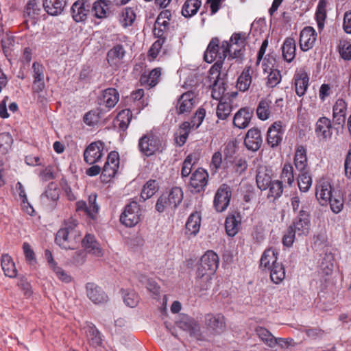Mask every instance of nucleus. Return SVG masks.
<instances>
[{
	"label": "nucleus",
	"mask_w": 351,
	"mask_h": 351,
	"mask_svg": "<svg viewBox=\"0 0 351 351\" xmlns=\"http://www.w3.org/2000/svg\"><path fill=\"white\" fill-rule=\"evenodd\" d=\"M87 297L95 304H103L108 301V295L104 290L94 282L86 285Z\"/></svg>",
	"instance_id": "obj_21"
},
{
	"label": "nucleus",
	"mask_w": 351,
	"mask_h": 351,
	"mask_svg": "<svg viewBox=\"0 0 351 351\" xmlns=\"http://www.w3.org/2000/svg\"><path fill=\"white\" fill-rule=\"evenodd\" d=\"M294 165L298 171L308 169L306 150L302 145H299L295 149Z\"/></svg>",
	"instance_id": "obj_38"
},
{
	"label": "nucleus",
	"mask_w": 351,
	"mask_h": 351,
	"mask_svg": "<svg viewBox=\"0 0 351 351\" xmlns=\"http://www.w3.org/2000/svg\"><path fill=\"white\" fill-rule=\"evenodd\" d=\"M298 171L300 172L298 178V187L302 192H306L312 185V178L309 171L306 169Z\"/></svg>",
	"instance_id": "obj_48"
},
{
	"label": "nucleus",
	"mask_w": 351,
	"mask_h": 351,
	"mask_svg": "<svg viewBox=\"0 0 351 351\" xmlns=\"http://www.w3.org/2000/svg\"><path fill=\"white\" fill-rule=\"evenodd\" d=\"M141 210L140 205L135 201L127 204L121 213L119 221L125 227L132 228L141 221Z\"/></svg>",
	"instance_id": "obj_5"
},
{
	"label": "nucleus",
	"mask_w": 351,
	"mask_h": 351,
	"mask_svg": "<svg viewBox=\"0 0 351 351\" xmlns=\"http://www.w3.org/2000/svg\"><path fill=\"white\" fill-rule=\"evenodd\" d=\"M13 143L12 135L8 132L0 134V154H6Z\"/></svg>",
	"instance_id": "obj_52"
},
{
	"label": "nucleus",
	"mask_w": 351,
	"mask_h": 351,
	"mask_svg": "<svg viewBox=\"0 0 351 351\" xmlns=\"http://www.w3.org/2000/svg\"><path fill=\"white\" fill-rule=\"evenodd\" d=\"M219 40L215 37L210 41L204 53V59L208 63L214 62L217 58H219Z\"/></svg>",
	"instance_id": "obj_33"
},
{
	"label": "nucleus",
	"mask_w": 351,
	"mask_h": 351,
	"mask_svg": "<svg viewBox=\"0 0 351 351\" xmlns=\"http://www.w3.org/2000/svg\"><path fill=\"white\" fill-rule=\"evenodd\" d=\"M269 189L267 197L270 201L274 202L281 197L283 193V184L280 180H274L267 188Z\"/></svg>",
	"instance_id": "obj_47"
},
{
	"label": "nucleus",
	"mask_w": 351,
	"mask_h": 351,
	"mask_svg": "<svg viewBox=\"0 0 351 351\" xmlns=\"http://www.w3.org/2000/svg\"><path fill=\"white\" fill-rule=\"evenodd\" d=\"M254 111H237L233 119V124L240 129L248 126Z\"/></svg>",
	"instance_id": "obj_44"
},
{
	"label": "nucleus",
	"mask_w": 351,
	"mask_h": 351,
	"mask_svg": "<svg viewBox=\"0 0 351 351\" xmlns=\"http://www.w3.org/2000/svg\"><path fill=\"white\" fill-rule=\"evenodd\" d=\"M285 131L282 122L280 121H275L269 127L267 132L266 141L267 145L272 149L280 146L283 140Z\"/></svg>",
	"instance_id": "obj_11"
},
{
	"label": "nucleus",
	"mask_w": 351,
	"mask_h": 351,
	"mask_svg": "<svg viewBox=\"0 0 351 351\" xmlns=\"http://www.w3.org/2000/svg\"><path fill=\"white\" fill-rule=\"evenodd\" d=\"M208 171L202 167L193 171L189 182L191 191L195 193L204 192L208 182Z\"/></svg>",
	"instance_id": "obj_10"
},
{
	"label": "nucleus",
	"mask_w": 351,
	"mask_h": 351,
	"mask_svg": "<svg viewBox=\"0 0 351 351\" xmlns=\"http://www.w3.org/2000/svg\"><path fill=\"white\" fill-rule=\"evenodd\" d=\"M77 220L75 218L71 217L69 219L64 220V226L61 228V229H65L66 230H68V232L75 234V237H76L75 228L77 227Z\"/></svg>",
	"instance_id": "obj_64"
},
{
	"label": "nucleus",
	"mask_w": 351,
	"mask_h": 351,
	"mask_svg": "<svg viewBox=\"0 0 351 351\" xmlns=\"http://www.w3.org/2000/svg\"><path fill=\"white\" fill-rule=\"evenodd\" d=\"M125 54L124 46L122 44H116L107 52V62L112 68L118 69L122 64Z\"/></svg>",
	"instance_id": "obj_15"
},
{
	"label": "nucleus",
	"mask_w": 351,
	"mask_h": 351,
	"mask_svg": "<svg viewBox=\"0 0 351 351\" xmlns=\"http://www.w3.org/2000/svg\"><path fill=\"white\" fill-rule=\"evenodd\" d=\"M240 216L238 215L237 217L234 214L228 215L225 221V229L226 234L231 237H234L239 232L241 220Z\"/></svg>",
	"instance_id": "obj_40"
},
{
	"label": "nucleus",
	"mask_w": 351,
	"mask_h": 351,
	"mask_svg": "<svg viewBox=\"0 0 351 351\" xmlns=\"http://www.w3.org/2000/svg\"><path fill=\"white\" fill-rule=\"evenodd\" d=\"M310 75L305 68L297 69L293 74L291 88L294 89L298 97H302L306 93L309 86Z\"/></svg>",
	"instance_id": "obj_9"
},
{
	"label": "nucleus",
	"mask_w": 351,
	"mask_h": 351,
	"mask_svg": "<svg viewBox=\"0 0 351 351\" xmlns=\"http://www.w3.org/2000/svg\"><path fill=\"white\" fill-rule=\"evenodd\" d=\"M255 332L261 340L269 348L276 347V337L267 328L262 326H257Z\"/></svg>",
	"instance_id": "obj_46"
},
{
	"label": "nucleus",
	"mask_w": 351,
	"mask_h": 351,
	"mask_svg": "<svg viewBox=\"0 0 351 351\" xmlns=\"http://www.w3.org/2000/svg\"><path fill=\"white\" fill-rule=\"evenodd\" d=\"M192 155H189L184 160L181 169V176L182 178L188 177L191 173L192 168L194 165Z\"/></svg>",
	"instance_id": "obj_60"
},
{
	"label": "nucleus",
	"mask_w": 351,
	"mask_h": 351,
	"mask_svg": "<svg viewBox=\"0 0 351 351\" xmlns=\"http://www.w3.org/2000/svg\"><path fill=\"white\" fill-rule=\"evenodd\" d=\"M139 152L146 157H150L162 151V141L153 131L143 134L138 140Z\"/></svg>",
	"instance_id": "obj_4"
},
{
	"label": "nucleus",
	"mask_w": 351,
	"mask_h": 351,
	"mask_svg": "<svg viewBox=\"0 0 351 351\" xmlns=\"http://www.w3.org/2000/svg\"><path fill=\"white\" fill-rule=\"evenodd\" d=\"M278 252L274 249L269 248L265 250L260 260V267L269 269L271 266L278 263Z\"/></svg>",
	"instance_id": "obj_34"
},
{
	"label": "nucleus",
	"mask_w": 351,
	"mask_h": 351,
	"mask_svg": "<svg viewBox=\"0 0 351 351\" xmlns=\"http://www.w3.org/2000/svg\"><path fill=\"white\" fill-rule=\"evenodd\" d=\"M90 11V3L88 0H77L71 9L72 17L77 23L86 21Z\"/></svg>",
	"instance_id": "obj_16"
},
{
	"label": "nucleus",
	"mask_w": 351,
	"mask_h": 351,
	"mask_svg": "<svg viewBox=\"0 0 351 351\" xmlns=\"http://www.w3.org/2000/svg\"><path fill=\"white\" fill-rule=\"evenodd\" d=\"M219 263L218 255L213 250H208L201 257L197 265L196 275L202 290H207Z\"/></svg>",
	"instance_id": "obj_1"
},
{
	"label": "nucleus",
	"mask_w": 351,
	"mask_h": 351,
	"mask_svg": "<svg viewBox=\"0 0 351 351\" xmlns=\"http://www.w3.org/2000/svg\"><path fill=\"white\" fill-rule=\"evenodd\" d=\"M317 32L315 29L306 26L302 29L300 34V47L303 51H307L312 49L317 40Z\"/></svg>",
	"instance_id": "obj_17"
},
{
	"label": "nucleus",
	"mask_w": 351,
	"mask_h": 351,
	"mask_svg": "<svg viewBox=\"0 0 351 351\" xmlns=\"http://www.w3.org/2000/svg\"><path fill=\"white\" fill-rule=\"evenodd\" d=\"M101 118L100 111H88L84 114L83 121L88 126H95L99 123Z\"/></svg>",
	"instance_id": "obj_54"
},
{
	"label": "nucleus",
	"mask_w": 351,
	"mask_h": 351,
	"mask_svg": "<svg viewBox=\"0 0 351 351\" xmlns=\"http://www.w3.org/2000/svg\"><path fill=\"white\" fill-rule=\"evenodd\" d=\"M158 190V184L154 180H149L144 185L141 197L144 199H147L152 197Z\"/></svg>",
	"instance_id": "obj_51"
},
{
	"label": "nucleus",
	"mask_w": 351,
	"mask_h": 351,
	"mask_svg": "<svg viewBox=\"0 0 351 351\" xmlns=\"http://www.w3.org/2000/svg\"><path fill=\"white\" fill-rule=\"evenodd\" d=\"M315 196L321 205H326L332 196L330 184L328 182L319 183L316 187Z\"/></svg>",
	"instance_id": "obj_25"
},
{
	"label": "nucleus",
	"mask_w": 351,
	"mask_h": 351,
	"mask_svg": "<svg viewBox=\"0 0 351 351\" xmlns=\"http://www.w3.org/2000/svg\"><path fill=\"white\" fill-rule=\"evenodd\" d=\"M268 270L271 280L276 285L282 282L285 278V269L282 263H276Z\"/></svg>",
	"instance_id": "obj_45"
},
{
	"label": "nucleus",
	"mask_w": 351,
	"mask_h": 351,
	"mask_svg": "<svg viewBox=\"0 0 351 351\" xmlns=\"http://www.w3.org/2000/svg\"><path fill=\"white\" fill-rule=\"evenodd\" d=\"M310 230L309 215L301 209L300 215L296 217L293 224L291 225L286 234L283 236L282 243L285 246L292 245L296 236H306Z\"/></svg>",
	"instance_id": "obj_2"
},
{
	"label": "nucleus",
	"mask_w": 351,
	"mask_h": 351,
	"mask_svg": "<svg viewBox=\"0 0 351 351\" xmlns=\"http://www.w3.org/2000/svg\"><path fill=\"white\" fill-rule=\"evenodd\" d=\"M81 330L90 346L96 348L101 345V334L94 324L86 322L81 327Z\"/></svg>",
	"instance_id": "obj_18"
},
{
	"label": "nucleus",
	"mask_w": 351,
	"mask_h": 351,
	"mask_svg": "<svg viewBox=\"0 0 351 351\" xmlns=\"http://www.w3.org/2000/svg\"><path fill=\"white\" fill-rule=\"evenodd\" d=\"M232 197V190L227 184H222L217 189L214 199L213 207L218 213L225 211L230 205Z\"/></svg>",
	"instance_id": "obj_8"
},
{
	"label": "nucleus",
	"mask_w": 351,
	"mask_h": 351,
	"mask_svg": "<svg viewBox=\"0 0 351 351\" xmlns=\"http://www.w3.org/2000/svg\"><path fill=\"white\" fill-rule=\"evenodd\" d=\"M123 301L128 306L134 308L138 304L139 297L136 292L130 291L125 294Z\"/></svg>",
	"instance_id": "obj_61"
},
{
	"label": "nucleus",
	"mask_w": 351,
	"mask_h": 351,
	"mask_svg": "<svg viewBox=\"0 0 351 351\" xmlns=\"http://www.w3.org/2000/svg\"><path fill=\"white\" fill-rule=\"evenodd\" d=\"M201 215L199 212L192 213L186 223V234L189 237H195L199 231L201 225Z\"/></svg>",
	"instance_id": "obj_24"
},
{
	"label": "nucleus",
	"mask_w": 351,
	"mask_h": 351,
	"mask_svg": "<svg viewBox=\"0 0 351 351\" xmlns=\"http://www.w3.org/2000/svg\"><path fill=\"white\" fill-rule=\"evenodd\" d=\"M262 143L263 138L260 130L256 128L250 129L244 139V144L246 148L255 152L260 149Z\"/></svg>",
	"instance_id": "obj_20"
},
{
	"label": "nucleus",
	"mask_w": 351,
	"mask_h": 351,
	"mask_svg": "<svg viewBox=\"0 0 351 351\" xmlns=\"http://www.w3.org/2000/svg\"><path fill=\"white\" fill-rule=\"evenodd\" d=\"M82 244L88 253L97 257H101L103 256L102 249L99 247L94 235L90 234H86L85 237L82 241Z\"/></svg>",
	"instance_id": "obj_27"
},
{
	"label": "nucleus",
	"mask_w": 351,
	"mask_h": 351,
	"mask_svg": "<svg viewBox=\"0 0 351 351\" xmlns=\"http://www.w3.org/2000/svg\"><path fill=\"white\" fill-rule=\"evenodd\" d=\"M283 59L290 63L295 57L296 44L293 38L287 37L281 47Z\"/></svg>",
	"instance_id": "obj_30"
},
{
	"label": "nucleus",
	"mask_w": 351,
	"mask_h": 351,
	"mask_svg": "<svg viewBox=\"0 0 351 351\" xmlns=\"http://www.w3.org/2000/svg\"><path fill=\"white\" fill-rule=\"evenodd\" d=\"M202 4V0H186L182 7V15L186 19L195 16L201 8Z\"/></svg>",
	"instance_id": "obj_37"
},
{
	"label": "nucleus",
	"mask_w": 351,
	"mask_h": 351,
	"mask_svg": "<svg viewBox=\"0 0 351 351\" xmlns=\"http://www.w3.org/2000/svg\"><path fill=\"white\" fill-rule=\"evenodd\" d=\"M191 128V123L189 122H184L175 134V139L178 145L182 146L186 141L189 131Z\"/></svg>",
	"instance_id": "obj_49"
},
{
	"label": "nucleus",
	"mask_w": 351,
	"mask_h": 351,
	"mask_svg": "<svg viewBox=\"0 0 351 351\" xmlns=\"http://www.w3.org/2000/svg\"><path fill=\"white\" fill-rule=\"evenodd\" d=\"M256 182L258 188L261 191L267 189L272 182L271 171L268 170L265 167H259L257 170Z\"/></svg>",
	"instance_id": "obj_31"
},
{
	"label": "nucleus",
	"mask_w": 351,
	"mask_h": 351,
	"mask_svg": "<svg viewBox=\"0 0 351 351\" xmlns=\"http://www.w3.org/2000/svg\"><path fill=\"white\" fill-rule=\"evenodd\" d=\"M160 75L161 69L155 68L147 74L145 73L142 74L140 77V83L146 88H153L158 83Z\"/></svg>",
	"instance_id": "obj_28"
},
{
	"label": "nucleus",
	"mask_w": 351,
	"mask_h": 351,
	"mask_svg": "<svg viewBox=\"0 0 351 351\" xmlns=\"http://www.w3.org/2000/svg\"><path fill=\"white\" fill-rule=\"evenodd\" d=\"M104 143L101 141L91 143L84 152V161L89 165L99 162L104 156Z\"/></svg>",
	"instance_id": "obj_14"
},
{
	"label": "nucleus",
	"mask_w": 351,
	"mask_h": 351,
	"mask_svg": "<svg viewBox=\"0 0 351 351\" xmlns=\"http://www.w3.org/2000/svg\"><path fill=\"white\" fill-rule=\"evenodd\" d=\"M180 328L190 333L191 336H197L200 332L199 323L191 317H184L179 323Z\"/></svg>",
	"instance_id": "obj_43"
},
{
	"label": "nucleus",
	"mask_w": 351,
	"mask_h": 351,
	"mask_svg": "<svg viewBox=\"0 0 351 351\" xmlns=\"http://www.w3.org/2000/svg\"><path fill=\"white\" fill-rule=\"evenodd\" d=\"M339 53L344 60H351V43L347 40H341L339 44Z\"/></svg>",
	"instance_id": "obj_55"
},
{
	"label": "nucleus",
	"mask_w": 351,
	"mask_h": 351,
	"mask_svg": "<svg viewBox=\"0 0 351 351\" xmlns=\"http://www.w3.org/2000/svg\"><path fill=\"white\" fill-rule=\"evenodd\" d=\"M75 234L60 228L56 233L55 242L62 249L73 250L75 247Z\"/></svg>",
	"instance_id": "obj_19"
},
{
	"label": "nucleus",
	"mask_w": 351,
	"mask_h": 351,
	"mask_svg": "<svg viewBox=\"0 0 351 351\" xmlns=\"http://www.w3.org/2000/svg\"><path fill=\"white\" fill-rule=\"evenodd\" d=\"M327 0H319L317 5L315 19L317 24L319 31H322L325 25V21L327 17Z\"/></svg>",
	"instance_id": "obj_39"
},
{
	"label": "nucleus",
	"mask_w": 351,
	"mask_h": 351,
	"mask_svg": "<svg viewBox=\"0 0 351 351\" xmlns=\"http://www.w3.org/2000/svg\"><path fill=\"white\" fill-rule=\"evenodd\" d=\"M253 72V69L250 66L245 67L237 78L236 87L238 90L245 92L249 89L252 83Z\"/></svg>",
	"instance_id": "obj_29"
},
{
	"label": "nucleus",
	"mask_w": 351,
	"mask_h": 351,
	"mask_svg": "<svg viewBox=\"0 0 351 351\" xmlns=\"http://www.w3.org/2000/svg\"><path fill=\"white\" fill-rule=\"evenodd\" d=\"M192 82H194V80L188 79L184 83V87L190 86L192 90L183 93L179 97L178 101V106H179L178 110H192L195 106L197 99L194 91L196 88L195 86L197 82H195L194 84L191 83Z\"/></svg>",
	"instance_id": "obj_13"
},
{
	"label": "nucleus",
	"mask_w": 351,
	"mask_h": 351,
	"mask_svg": "<svg viewBox=\"0 0 351 351\" xmlns=\"http://www.w3.org/2000/svg\"><path fill=\"white\" fill-rule=\"evenodd\" d=\"M119 167V155L116 151L110 152L103 167L100 179L102 183L107 184L117 175Z\"/></svg>",
	"instance_id": "obj_6"
},
{
	"label": "nucleus",
	"mask_w": 351,
	"mask_h": 351,
	"mask_svg": "<svg viewBox=\"0 0 351 351\" xmlns=\"http://www.w3.org/2000/svg\"><path fill=\"white\" fill-rule=\"evenodd\" d=\"M248 34L245 32L234 33L230 38V43L243 48L246 45Z\"/></svg>",
	"instance_id": "obj_57"
},
{
	"label": "nucleus",
	"mask_w": 351,
	"mask_h": 351,
	"mask_svg": "<svg viewBox=\"0 0 351 351\" xmlns=\"http://www.w3.org/2000/svg\"><path fill=\"white\" fill-rule=\"evenodd\" d=\"M213 75H217V78L212 85L211 96L213 99L215 101L216 110H225V106L221 108V106L226 103V97L229 95L228 93H226L227 84L225 79L219 77L220 71Z\"/></svg>",
	"instance_id": "obj_7"
},
{
	"label": "nucleus",
	"mask_w": 351,
	"mask_h": 351,
	"mask_svg": "<svg viewBox=\"0 0 351 351\" xmlns=\"http://www.w3.org/2000/svg\"><path fill=\"white\" fill-rule=\"evenodd\" d=\"M165 41L162 39H158L151 46L148 51V57L150 60H154L160 51Z\"/></svg>",
	"instance_id": "obj_62"
},
{
	"label": "nucleus",
	"mask_w": 351,
	"mask_h": 351,
	"mask_svg": "<svg viewBox=\"0 0 351 351\" xmlns=\"http://www.w3.org/2000/svg\"><path fill=\"white\" fill-rule=\"evenodd\" d=\"M1 265L5 276L13 278L17 275V269L12 258L8 254H2Z\"/></svg>",
	"instance_id": "obj_36"
},
{
	"label": "nucleus",
	"mask_w": 351,
	"mask_h": 351,
	"mask_svg": "<svg viewBox=\"0 0 351 351\" xmlns=\"http://www.w3.org/2000/svg\"><path fill=\"white\" fill-rule=\"evenodd\" d=\"M183 199V191L180 187H173L169 192L162 193L155 205L159 213L174 211Z\"/></svg>",
	"instance_id": "obj_3"
},
{
	"label": "nucleus",
	"mask_w": 351,
	"mask_h": 351,
	"mask_svg": "<svg viewBox=\"0 0 351 351\" xmlns=\"http://www.w3.org/2000/svg\"><path fill=\"white\" fill-rule=\"evenodd\" d=\"M280 182L287 183L289 186H291L294 182L293 167L291 163H285L282 167L280 174Z\"/></svg>",
	"instance_id": "obj_50"
},
{
	"label": "nucleus",
	"mask_w": 351,
	"mask_h": 351,
	"mask_svg": "<svg viewBox=\"0 0 351 351\" xmlns=\"http://www.w3.org/2000/svg\"><path fill=\"white\" fill-rule=\"evenodd\" d=\"M132 117V111H119L113 121V124L114 127L124 132L128 128Z\"/></svg>",
	"instance_id": "obj_41"
},
{
	"label": "nucleus",
	"mask_w": 351,
	"mask_h": 351,
	"mask_svg": "<svg viewBox=\"0 0 351 351\" xmlns=\"http://www.w3.org/2000/svg\"><path fill=\"white\" fill-rule=\"evenodd\" d=\"M206 328L213 335H220L226 330L224 316L221 313H207L204 316Z\"/></svg>",
	"instance_id": "obj_12"
},
{
	"label": "nucleus",
	"mask_w": 351,
	"mask_h": 351,
	"mask_svg": "<svg viewBox=\"0 0 351 351\" xmlns=\"http://www.w3.org/2000/svg\"><path fill=\"white\" fill-rule=\"evenodd\" d=\"M97 195L96 193H91L88 197V217L95 219L99 210V206L97 203Z\"/></svg>",
	"instance_id": "obj_53"
},
{
	"label": "nucleus",
	"mask_w": 351,
	"mask_h": 351,
	"mask_svg": "<svg viewBox=\"0 0 351 351\" xmlns=\"http://www.w3.org/2000/svg\"><path fill=\"white\" fill-rule=\"evenodd\" d=\"M119 100V93L114 88H108L103 91L101 104L106 108H112L115 106Z\"/></svg>",
	"instance_id": "obj_32"
},
{
	"label": "nucleus",
	"mask_w": 351,
	"mask_h": 351,
	"mask_svg": "<svg viewBox=\"0 0 351 351\" xmlns=\"http://www.w3.org/2000/svg\"><path fill=\"white\" fill-rule=\"evenodd\" d=\"M32 69L34 80L42 81V80H45V69L42 64L34 62L32 64Z\"/></svg>",
	"instance_id": "obj_59"
},
{
	"label": "nucleus",
	"mask_w": 351,
	"mask_h": 351,
	"mask_svg": "<svg viewBox=\"0 0 351 351\" xmlns=\"http://www.w3.org/2000/svg\"><path fill=\"white\" fill-rule=\"evenodd\" d=\"M56 274L57 278L65 283L71 282L72 277L69 275L62 267H58L57 265L51 269Z\"/></svg>",
	"instance_id": "obj_63"
},
{
	"label": "nucleus",
	"mask_w": 351,
	"mask_h": 351,
	"mask_svg": "<svg viewBox=\"0 0 351 351\" xmlns=\"http://www.w3.org/2000/svg\"><path fill=\"white\" fill-rule=\"evenodd\" d=\"M315 134L323 141L330 138L332 134L330 120L326 117L319 118L316 123Z\"/></svg>",
	"instance_id": "obj_22"
},
{
	"label": "nucleus",
	"mask_w": 351,
	"mask_h": 351,
	"mask_svg": "<svg viewBox=\"0 0 351 351\" xmlns=\"http://www.w3.org/2000/svg\"><path fill=\"white\" fill-rule=\"evenodd\" d=\"M328 202L330 203L331 210L335 214L339 213L343 208V200L340 196L332 195Z\"/></svg>",
	"instance_id": "obj_58"
},
{
	"label": "nucleus",
	"mask_w": 351,
	"mask_h": 351,
	"mask_svg": "<svg viewBox=\"0 0 351 351\" xmlns=\"http://www.w3.org/2000/svg\"><path fill=\"white\" fill-rule=\"evenodd\" d=\"M136 12L134 8H124L119 16V21L122 27L127 28L133 25L136 20Z\"/></svg>",
	"instance_id": "obj_42"
},
{
	"label": "nucleus",
	"mask_w": 351,
	"mask_h": 351,
	"mask_svg": "<svg viewBox=\"0 0 351 351\" xmlns=\"http://www.w3.org/2000/svg\"><path fill=\"white\" fill-rule=\"evenodd\" d=\"M231 45L232 43H230L226 40H224L221 43V45L219 46V51L221 52L219 60H217L216 62L211 66L210 69V73L211 75L217 73L221 71L223 65V60L229 54Z\"/></svg>",
	"instance_id": "obj_35"
},
{
	"label": "nucleus",
	"mask_w": 351,
	"mask_h": 351,
	"mask_svg": "<svg viewBox=\"0 0 351 351\" xmlns=\"http://www.w3.org/2000/svg\"><path fill=\"white\" fill-rule=\"evenodd\" d=\"M281 80L280 71L278 69H271L267 76L266 84L268 87L274 88L281 82Z\"/></svg>",
	"instance_id": "obj_56"
},
{
	"label": "nucleus",
	"mask_w": 351,
	"mask_h": 351,
	"mask_svg": "<svg viewBox=\"0 0 351 351\" xmlns=\"http://www.w3.org/2000/svg\"><path fill=\"white\" fill-rule=\"evenodd\" d=\"M67 0H43V8L47 13L51 16H58L62 13Z\"/></svg>",
	"instance_id": "obj_26"
},
{
	"label": "nucleus",
	"mask_w": 351,
	"mask_h": 351,
	"mask_svg": "<svg viewBox=\"0 0 351 351\" xmlns=\"http://www.w3.org/2000/svg\"><path fill=\"white\" fill-rule=\"evenodd\" d=\"M112 2L110 0H97L95 1L91 8L93 15L99 19H106L110 14V7Z\"/></svg>",
	"instance_id": "obj_23"
}]
</instances>
